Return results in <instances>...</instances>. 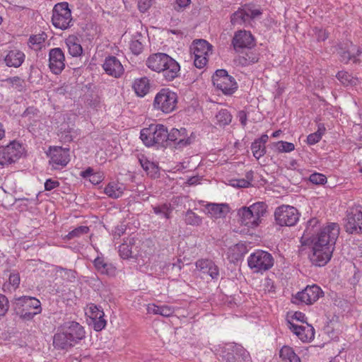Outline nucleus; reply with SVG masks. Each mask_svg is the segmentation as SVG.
<instances>
[{"label":"nucleus","mask_w":362,"mask_h":362,"mask_svg":"<svg viewBox=\"0 0 362 362\" xmlns=\"http://www.w3.org/2000/svg\"><path fill=\"white\" fill-rule=\"evenodd\" d=\"M247 264L254 273H264L270 269L274 265L272 255L266 251L257 250L247 257Z\"/></svg>","instance_id":"6"},{"label":"nucleus","mask_w":362,"mask_h":362,"mask_svg":"<svg viewBox=\"0 0 362 362\" xmlns=\"http://www.w3.org/2000/svg\"><path fill=\"white\" fill-rule=\"evenodd\" d=\"M119 253L122 259H129L132 257V247L128 243H122L119 247Z\"/></svg>","instance_id":"49"},{"label":"nucleus","mask_w":362,"mask_h":362,"mask_svg":"<svg viewBox=\"0 0 362 362\" xmlns=\"http://www.w3.org/2000/svg\"><path fill=\"white\" fill-rule=\"evenodd\" d=\"M214 86L224 95H231L238 89V85L235 79L225 69H218L212 76Z\"/></svg>","instance_id":"8"},{"label":"nucleus","mask_w":362,"mask_h":362,"mask_svg":"<svg viewBox=\"0 0 362 362\" xmlns=\"http://www.w3.org/2000/svg\"><path fill=\"white\" fill-rule=\"evenodd\" d=\"M313 31L318 41H324L328 37L327 32L322 29L315 28Z\"/></svg>","instance_id":"60"},{"label":"nucleus","mask_w":362,"mask_h":362,"mask_svg":"<svg viewBox=\"0 0 362 362\" xmlns=\"http://www.w3.org/2000/svg\"><path fill=\"white\" fill-rule=\"evenodd\" d=\"M309 180L315 185H323L327 182V177L323 174L314 173L310 175Z\"/></svg>","instance_id":"50"},{"label":"nucleus","mask_w":362,"mask_h":362,"mask_svg":"<svg viewBox=\"0 0 362 362\" xmlns=\"http://www.w3.org/2000/svg\"><path fill=\"white\" fill-rule=\"evenodd\" d=\"M317 221L316 219L310 220L308 222V224L306 227L304 235L309 236L313 232H315L316 230H315L314 228L317 226Z\"/></svg>","instance_id":"59"},{"label":"nucleus","mask_w":362,"mask_h":362,"mask_svg":"<svg viewBox=\"0 0 362 362\" xmlns=\"http://www.w3.org/2000/svg\"><path fill=\"white\" fill-rule=\"evenodd\" d=\"M9 284L14 288H16L20 284V276L18 274L12 273L9 276Z\"/></svg>","instance_id":"63"},{"label":"nucleus","mask_w":362,"mask_h":362,"mask_svg":"<svg viewBox=\"0 0 362 362\" xmlns=\"http://www.w3.org/2000/svg\"><path fill=\"white\" fill-rule=\"evenodd\" d=\"M212 46L205 40H197L192 42L190 52L194 57V64L198 69L204 68L211 53Z\"/></svg>","instance_id":"10"},{"label":"nucleus","mask_w":362,"mask_h":362,"mask_svg":"<svg viewBox=\"0 0 362 362\" xmlns=\"http://www.w3.org/2000/svg\"><path fill=\"white\" fill-rule=\"evenodd\" d=\"M247 57L248 58L245 57H240L239 58V63L241 64L243 66H247L250 64H254L258 61V58L257 56L253 55L252 53L247 54Z\"/></svg>","instance_id":"53"},{"label":"nucleus","mask_w":362,"mask_h":362,"mask_svg":"<svg viewBox=\"0 0 362 362\" xmlns=\"http://www.w3.org/2000/svg\"><path fill=\"white\" fill-rule=\"evenodd\" d=\"M80 175L84 179H88L93 185L100 184L105 178L104 173L102 171L95 172L90 167L81 171Z\"/></svg>","instance_id":"34"},{"label":"nucleus","mask_w":362,"mask_h":362,"mask_svg":"<svg viewBox=\"0 0 362 362\" xmlns=\"http://www.w3.org/2000/svg\"><path fill=\"white\" fill-rule=\"evenodd\" d=\"M339 235V225L329 223L320 228L315 235L311 237L309 258L313 264L322 267L331 259Z\"/></svg>","instance_id":"1"},{"label":"nucleus","mask_w":362,"mask_h":362,"mask_svg":"<svg viewBox=\"0 0 362 362\" xmlns=\"http://www.w3.org/2000/svg\"><path fill=\"white\" fill-rule=\"evenodd\" d=\"M276 223L281 226H292L298 221L300 214L298 210L288 205L277 207L274 212Z\"/></svg>","instance_id":"11"},{"label":"nucleus","mask_w":362,"mask_h":362,"mask_svg":"<svg viewBox=\"0 0 362 362\" xmlns=\"http://www.w3.org/2000/svg\"><path fill=\"white\" fill-rule=\"evenodd\" d=\"M103 68L107 74L115 78H119L124 71L120 61L114 56L105 58Z\"/></svg>","instance_id":"24"},{"label":"nucleus","mask_w":362,"mask_h":362,"mask_svg":"<svg viewBox=\"0 0 362 362\" xmlns=\"http://www.w3.org/2000/svg\"><path fill=\"white\" fill-rule=\"evenodd\" d=\"M88 232L89 228L88 226H81L70 231L67 234L66 238L67 239L71 240L77 237H80L81 235L86 234Z\"/></svg>","instance_id":"48"},{"label":"nucleus","mask_w":362,"mask_h":362,"mask_svg":"<svg viewBox=\"0 0 362 362\" xmlns=\"http://www.w3.org/2000/svg\"><path fill=\"white\" fill-rule=\"evenodd\" d=\"M215 351L226 362H251L249 353L239 344H219L215 347Z\"/></svg>","instance_id":"4"},{"label":"nucleus","mask_w":362,"mask_h":362,"mask_svg":"<svg viewBox=\"0 0 362 362\" xmlns=\"http://www.w3.org/2000/svg\"><path fill=\"white\" fill-rule=\"evenodd\" d=\"M85 314L90 318L95 331H101L105 327L107 322L104 318L105 313L100 306L94 303L88 304L85 308Z\"/></svg>","instance_id":"14"},{"label":"nucleus","mask_w":362,"mask_h":362,"mask_svg":"<svg viewBox=\"0 0 362 362\" xmlns=\"http://www.w3.org/2000/svg\"><path fill=\"white\" fill-rule=\"evenodd\" d=\"M361 53L360 49L352 44V42L347 43L346 47H340L339 54L341 57V61L347 63L351 60L354 62L357 61V57Z\"/></svg>","instance_id":"27"},{"label":"nucleus","mask_w":362,"mask_h":362,"mask_svg":"<svg viewBox=\"0 0 362 362\" xmlns=\"http://www.w3.org/2000/svg\"><path fill=\"white\" fill-rule=\"evenodd\" d=\"M154 0H138L139 10L144 13L148 11L153 4Z\"/></svg>","instance_id":"56"},{"label":"nucleus","mask_w":362,"mask_h":362,"mask_svg":"<svg viewBox=\"0 0 362 362\" xmlns=\"http://www.w3.org/2000/svg\"><path fill=\"white\" fill-rule=\"evenodd\" d=\"M323 296L321 288L315 284L307 286L305 289L298 292L292 298V302L296 304L311 305Z\"/></svg>","instance_id":"12"},{"label":"nucleus","mask_w":362,"mask_h":362,"mask_svg":"<svg viewBox=\"0 0 362 362\" xmlns=\"http://www.w3.org/2000/svg\"><path fill=\"white\" fill-rule=\"evenodd\" d=\"M49 67L54 74H59L65 68V56L59 47L52 48L49 52Z\"/></svg>","instance_id":"19"},{"label":"nucleus","mask_w":362,"mask_h":362,"mask_svg":"<svg viewBox=\"0 0 362 362\" xmlns=\"http://www.w3.org/2000/svg\"><path fill=\"white\" fill-rule=\"evenodd\" d=\"M295 320L302 324H305L306 322V317L305 314L301 312H296L293 313L291 317H289V318L287 320V322L288 320L293 322Z\"/></svg>","instance_id":"57"},{"label":"nucleus","mask_w":362,"mask_h":362,"mask_svg":"<svg viewBox=\"0 0 362 362\" xmlns=\"http://www.w3.org/2000/svg\"><path fill=\"white\" fill-rule=\"evenodd\" d=\"M185 222L187 225L198 226L202 224V218L192 210L189 209L185 213Z\"/></svg>","instance_id":"41"},{"label":"nucleus","mask_w":362,"mask_h":362,"mask_svg":"<svg viewBox=\"0 0 362 362\" xmlns=\"http://www.w3.org/2000/svg\"><path fill=\"white\" fill-rule=\"evenodd\" d=\"M204 212L213 219L222 218L229 212V206L226 204L209 203L205 206Z\"/></svg>","instance_id":"25"},{"label":"nucleus","mask_w":362,"mask_h":362,"mask_svg":"<svg viewBox=\"0 0 362 362\" xmlns=\"http://www.w3.org/2000/svg\"><path fill=\"white\" fill-rule=\"evenodd\" d=\"M262 12L259 9L250 6H245L243 8L238 10L231 17L233 24L250 23L252 19L259 16Z\"/></svg>","instance_id":"17"},{"label":"nucleus","mask_w":362,"mask_h":362,"mask_svg":"<svg viewBox=\"0 0 362 362\" xmlns=\"http://www.w3.org/2000/svg\"><path fill=\"white\" fill-rule=\"evenodd\" d=\"M53 344L58 349H67L74 345L72 341L65 333L62 328L58 331L54 336Z\"/></svg>","instance_id":"32"},{"label":"nucleus","mask_w":362,"mask_h":362,"mask_svg":"<svg viewBox=\"0 0 362 362\" xmlns=\"http://www.w3.org/2000/svg\"><path fill=\"white\" fill-rule=\"evenodd\" d=\"M153 210L156 214L160 215L167 219L170 218V214L172 211L170 205L168 204L153 206Z\"/></svg>","instance_id":"47"},{"label":"nucleus","mask_w":362,"mask_h":362,"mask_svg":"<svg viewBox=\"0 0 362 362\" xmlns=\"http://www.w3.org/2000/svg\"><path fill=\"white\" fill-rule=\"evenodd\" d=\"M344 227L349 233L359 234L362 233V212L358 209H352L347 213Z\"/></svg>","instance_id":"20"},{"label":"nucleus","mask_w":362,"mask_h":362,"mask_svg":"<svg viewBox=\"0 0 362 362\" xmlns=\"http://www.w3.org/2000/svg\"><path fill=\"white\" fill-rule=\"evenodd\" d=\"M139 163L142 167V168L148 173V174H156L158 172V167L153 163L148 160L146 158L142 156L139 159Z\"/></svg>","instance_id":"46"},{"label":"nucleus","mask_w":362,"mask_h":362,"mask_svg":"<svg viewBox=\"0 0 362 362\" xmlns=\"http://www.w3.org/2000/svg\"><path fill=\"white\" fill-rule=\"evenodd\" d=\"M59 182L57 180L48 179L45 182V189L47 191H50L59 187Z\"/></svg>","instance_id":"62"},{"label":"nucleus","mask_w":362,"mask_h":362,"mask_svg":"<svg viewBox=\"0 0 362 362\" xmlns=\"http://www.w3.org/2000/svg\"><path fill=\"white\" fill-rule=\"evenodd\" d=\"M40 313L37 312V310H19L18 314L20 315V317L23 320H32L36 315L39 314Z\"/></svg>","instance_id":"54"},{"label":"nucleus","mask_w":362,"mask_h":362,"mask_svg":"<svg viewBox=\"0 0 362 362\" xmlns=\"http://www.w3.org/2000/svg\"><path fill=\"white\" fill-rule=\"evenodd\" d=\"M168 129L160 124H152L141 129L140 139L148 147L157 146L165 147L167 145Z\"/></svg>","instance_id":"3"},{"label":"nucleus","mask_w":362,"mask_h":362,"mask_svg":"<svg viewBox=\"0 0 362 362\" xmlns=\"http://www.w3.org/2000/svg\"><path fill=\"white\" fill-rule=\"evenodd\" d=\"M162 68L160 74L167 81H172L180 74V64L168 54Z\"/></svg>","instance_id":"23"},{"label":"nucleus","mask_w":362,"mask_h":362,"mask_svg":"<svg viewBox=\"0 0 362 362\" xmlns=\"http://www.w3.org/2000/svg\"><path fill=\"white\" fill-rule=\"evenodd\" d=\"M251 149L253 156L257 160H259L266 153V146L255 140L252 143Z\"/></svg>","instance_id":"45"},{"label":"nucleus","mask_w":362,"mask_h":362,"mask_svg":"<svg viewBox=\"0 0 362 362\" xmlns=\"http://www.w3.org/2000/svg\"><path fill=\"white\" fill-rule=\"evenodd\" d=\"M65 44L71 56L78 57L82 55L83 48L78 37L74 35H69L65 39Z\"/></svg>","instance_id":"31"},{"label":"nucleus","mask_w":362,"mask_h":362,"mask_svg":"<svg viewBox=\"0 0 362 362\" xmlns=\"http://www.w3.org/2000/svg\"><path fill=\"white\" fill-rule=\"evenodd\" d=\"M178 97L175 92L168 88L160 89L155 95L153 108L165 114L173 112L177 104Z\"/></svg>","instance_id":"5"},{"label":"nucleus","mask_w":362,"mask_h":362,"mask_svg":"<svg viewBox=\"0 0 362 362\" xmlns=\"http://www.w3.org/2000/svg\"><path fill=\"white\" fill-rule=\"evenodd\" d=\"M167 54L158 52L151 54L146 61V65L151 71L160 73V69H163L165 59H167Z\"/></svg>","instance_id":"29"},{"label":"nucleus","mask_w":362,"mask_h":362,"mask_svg":"<svg viewBox=\"0 0 362 362\" xmlns=\"http://www.w3.org/2000/svg\"><path fill=\"white\" fill-rule=\"evenodd\" d=\"M169 266L170 264L165 262H159L157 264L151 267V274L155 275L157 277H160L166 273V269Z\"/></svg>","instance_id":"44"},{"label":"nucleus","mask_w":362,"mask_h":362,"mask_svg":"<svg viewBox=\"0 0 362 362\" xmlns=\"http://www.w3.org/2000/svg\"><path fill=\"white\" fill-rule=\"evenodd\" d=\"M93 263L98 272L109 276L115 274L116 268L112 264L105 262L103 258L98 257L94 260Z\"/></svg>","instance_id":"35"},{"label":"nucleus","mask_w":362,"mask_h":362,"mask_svg":"<svg viewBox=\"0 0 362 362\" xmlns=\"http://www.w3.org/2000/svg\"><path fill=\"white\" fill-rule=\"evenodd\" d=\"M279 356L282 362H300V358L288 346H284L279 352Z\"/></svg>","instance_id":"36"},{"label":"nucleus","mask_w":362,"mask_h":362,"mask_svg":"<svg viewBox=\"0 0 362 362\" xmlns=\"http://www.w3.org/2000/svg\"><path fill=\"white\" fill-rule=\"evenodd\" d=\"M263 286L266 292L272 293L274 291V281L269 278H266L264 279Z\"/></svg>","instance_id":"64"},{"label":"nucleus","mask_w":362,"mask_h":362,"mask_svg":"<svg viewBox=\"0 0 362 362\" xmlns=\"http://www.w3.org/2000/svg\"><path fill=\"white\" fill-rule=\"evenodd\" d=\"M52 22L56 28L61 30H66L73 25L71 11L67 2H60L54 6Z\"/></svg>","instance_id":"7"},{"label":"nucleus","mask_w":362,"mask_h":362,"mask_svg":"<svg viewBox=\"0 0 362 362\" xmlns=\"http://www.w3.org/2000/svg\"><path fill=\"white\" fill-rule=\"evenodd\" d=\"M5 81L18 91H23L25 90L26 83L25 80L18 76L8 78Z\"/></svg>","instance_id":"42"},{"label":"nucleus","mask_w":362,"mask_h":362,"mask_svg":"<svg viewBox=\"0 0 362 362\" xmlns=\"http://www.w3.org/2000/svg\"><path fill=\"white\" fill-rule=\"evenodd\" d=\"M55 272L57 276L67 281L73 282L76 278V272L75 271L64 269L62 267H56Z\"/></svg>","instance_id":"40"},{"label":"nucleus","mask_w":362,"mask_h":362,"mask_svg":"<svg viewBox=\"0 0 362 362\" xmlns=\"http://www.w3.org/2000/svg\"><path fill=\"white\" fill-rule=\"evenodd\" d=\"M193 138L187 136L185 128L180 129L173 128L168 132L167 145L173 143L176 148H183L192 144Z\"/></svg>","instance_id":"18"},{"label":"nucleus","mask_w":362,"mask_h":362,"mask_svg":"<svg viewBox=\"0 0 362 362\" xmlns=\"http://www.w3.org/2000/svg\"><path fill=\"white\" fill-rule=\"evenodd\" d=\"M175 312V309L172 306L169 305H161L158 306V315L163 317H170L173 315Z\"/></svg>","instance_id":"52"},{"label":"nucleus","mask_w":362,"mask_h":362,"mask_svg":"<svg viewBox=\"0 0 362 362\" xmlns=\"http://www.w3.org/2000/svg\"><path fill=\"white\" fill-rule=\"evenodd\" d=\"M133 89L139 97L145 96L150 90L149 79L146 77H141L134 80Z\"/></svg>","instance_id":"33"},{"label":"nucleus","mask_w":362,"mask_h":362,"mask_svg":"<svg viewBox=\"0 0 362 362\" xmlns=\"http://www.w3.org/2000/svg\"><path fill=\"white\" fill-rule=\"evenodd\" d=\"M24 153L22 144L16 141L0 146V165L5 166L17 162Z\"/></svg>","instance_id":"9"},{"label":"nucleus","mask_w":362,"mask_h":362,"mask_svg":"<svg viewBox=\"0 0 362 362\" xmlns=\"http://www.w3.org/2000/svg\"><path fill=\"white\" fill-rule=\"evenodd\" d=\"M62 328L68 334L74 344L85 338L86 331L84 327L78 322L74 321L67 322L62 325Z\"/></svg>","instance_id":"22"},{"label":"nucleus","mask_w":362,"mask_h":362,"mask_svg":"<svg viewBox=\"0 0 362 362\" xmlns=\"http://www.w3.org/2000/svg\"><path fill=\"white\" fill-rule=\"evenodd\" d=\"M197 269L203 274L208 275L214 281L220 276L219 267L210 259H200L195 262Z\"/></svg>","instance_id":"21"},{"label":"nucleus","mask_w":362,"mask_h":362,"mask_svg":"<svg viewBox=\"0 0 362 362\" xmlns=\"http://www.w3.org/2000/svg\"><path fill=\"white\" fill-rule=\"evenodd\" d=\"M322 137L320 136V134H317L316 132L312 133L309 134L307 137V143L309 145H314L318 143L321 140Z\"/></svg>","instance_id":"61"},{"label":"nucleus","mask_w":362,"mask_h":362,"mask_svg":"<svg viewBox=\"0 0 362 362\" xmlns=\"http://www.w3.org/2000/svg\"><path fill=\"white\" fill-rule=\"evenodd\" d=\"M8 300L7 298L0 294V318L6 315L8 310Z\"/></svg>","instance_id":"51"},{"label":"nucleus","mask_w":362,"mask_h":362,"mask_svg":"<svg viewBox=\"0 0 362 362\" xmlns=\"http://www.w3.org/2000/svg\"><path fill=\"white\" fill-rule=\"evenodd\" d=\"M47 35L45 33L31 35L28 40V46L33 49H40L42 47Z\"/></svg>","instance_id":"38"},{"label":"nucleus","mask_w":362,"mask_h":362,"mask_svg":"<svg viewBox=\"0 0 362 362\" xmlns=\"http://www.w3.org/2000/svg\"><path fill=\"white\" fill-rule=\"evenodd\" d=\"M231 185L235 187H248L250 186L248 180L245 178L231 180Z\"/></svg>","instance_id":"58"},{"label":"nucleus","mask_w":362,"mask_h":362,"mask_svg":"<svg viewBox=\"0 0 362 362\" xmlns=\"http://www.w3.org/2000/svg\"><path fill=\"white\" fill-rule=\"evenodd\" d=\"M16 305L18 310H37L38 313H41V303L40 301L30 296H21L16 299Z\"/></svg>","instance_id":"26"},{"label":"nucleus","mask_w":362,"mask_h":362,"mask_svg":"<svg viewBox=\"0 0 362 362\" xmlns=\"http://www.w3.org/2000/svg\"><path fill=\"white\" fill-rule=\"evenodd\" d=\"M130 49L134 54H139L142 52L143 45L138 40H133L130 42Z\"/></svg>","instance_id":"55"},{"label":"nucleus","mask_w":362,"mask_h":362,"mask_svg":"<svg viewBox=\"0 0 362 362\" xmlns=\"http://www.w3.org/2000/svg\"><path fill=\"white\" fill-rule=\"evenodd\" d=\"M25 59V54L19 49L10 50L4 57L6 66L18 68L22 65Z\"/></svg>","instance_id":"30"},{"label":"nucleus","mask_w":362,"mask_h":362,"mask_svg":"<svg viewBox=\"0 0 362 362\" xmlns=\"http://www.w3.org/2000/svg\"><path fill=\"white\" fill-rule=\"evenodd\" d=\"M337 77L344 86H355L357 84V78H354L346 71H339Z\"/></svg>","instance_id":"43"},{"label":"nucleus","mask_w":362,"mask_h":362,"mask_svg":"<svg viewBox=\"0 0 362 362\" xmlns=\"http://www.w3.org/2000/svg\"><path fill=\"white\" fill-rule=\"evenodd\" d=\"M126 190V186L124 183L117 180H112L108 182L105 187L103 192L110 198L117 199L121 197Z\"/></svg>","instance_id":"28"},{"label":"nucleus","mask_w":362,"mask_h":362,"mask_svg":"<svg viewBox=\"0 0 362 362\" xmlns=\"http://www.w3.org/2000/svg\"><path fill=\"white\" fill-rule=\"evenodd\" d=\"M231 45L235 52L251 49L255 46V39L250 31L240 30L234 33Z\"/></svg>","instance_id":"13"},{"label":"nucleus","mask_w":362,"mask_h":362,"mask_svg":"<svg viewBox=\"0 0 362 362\" xmlns=\"http://www.w3.org/2000/svg\"><path fill=\"white\" fill-rule=\"evenodd\" d=\"M216 123L221 127L229 124L232 121V115L226 109L219 110L215 116Z\"/></svg>","instance_id":"39"},{"label":"nucleus","mask_w":362,"mask_h":362,"mask_svg":"<svg viewBox=\"0 0 362 362\" xmlns=\"http://www.w3.org/2000/svg\"><path fill=\"white\" fill-rule=\"evenodd\" d=\"M266 211L267 205L264 202H256L250 206L241 207L238 214L242 225L249 228H255L261 223Z\"/></svg>","instance_id":"2"},{"label":"nucleus","mask_w":362,"mask_h":362,"mask_svg":"<svg viewBox=\"0 0 362 362\" xmlns=\"http://www.w3.org/2000/svg\"><path fill=\"white\" fill-rule=\"evenodd\" d=\"M288 329L303 342L311 341L315 337V329L308 323L299 325L290 320L287 322Z\"/></svg>","instance_id":"16"},{"label":"nucleus","mask_w":362,"mask_h":362,"mask_svg":"<svg viewBox=\"0 0 362 362\" xmlns=\"http://www.w3.org/2000/svg\"><path fill=\"white\" fill-rule=\"evenodd\" d=\"M270 146L274 152L278 153H290L295 149V145L293 143L285 141L273 142L271 144Z\"/></svg>","instance_id":"37"},{"label":"nucleus","mask_w":362,"mask_h":362,"mask_svg":"<svg viewBox=\"0 0 362 362\" xmlns=\"http://www.w3.org/2000/svg\"><path fill=\"white\" fill-rule=\"evenodd\" d=\"M47 156L49 163L55 169L66 166L70 160L69 150L60 146L50 147Z\"/></svg>","instance_id":"15"}]
</instances>
